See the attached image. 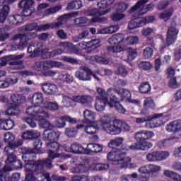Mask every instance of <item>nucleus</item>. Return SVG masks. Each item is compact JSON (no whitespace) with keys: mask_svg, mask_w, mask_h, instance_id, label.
<instances>
[{"mask_svg":"<svg viewBox=\"0 0 181 181\" xmlns=\"http://www.w3.org/2000/svg\"><path fill=\"white\" fill-rule=\"evenodd\" d=\"M102 129L110 135H120L123 132H129L131 126L127 122H122L120 120H111V116L108 114L102 115L99 119Z\"/></svg>","mask_w":181,"mask_h":181,"instance_id":"nucleus-1","label":"nucleus"},{"mask_svg":"<svg viewBox=\"0 0 181 181\" xmlns=\"http://www.w3.org/2000/svg\"><path fill=\"white\" fill-rule=\"evenodd\" d=\"M174 11L175 10L173 9V8H171L169 9V11L161 13L159 15L160 19H161L164 22H168V21H169V19H170V16H172V15L173 14Z\"/></svg>","mask_w":181,"mask_h":181,"instance_id":"nucleus-51","label":"nucleus"},{"mask_svg":"<svg viewBox=\"0 0 181 181\" xmlns=\"http://www.w3.org/2000/svg\"><path fill=\"white\" fill-rule=\"evenodd\" d=\"M165 124V117L163 114H155L150 117V121L146 122V127L151 129L152 128H158Z\"/></svg>","mask_w":181,"mask_h":181,"instance_id":"nucleus-14","label":"nucleus"},{"mask_svg":"<svg viewBox=\"0 0 181 181\" xmlns=\"http://www.w3.org/2000/svg\"><path fill=\"white\" fill-rule=\"evenodd\" d=\"M46 118H50V115H49V117H46L45 115H38L35 120L37 121L40 128H42L43 129H52L53 124L50 123L49 120L46 119Z\"/></svg>","mask_w":181,"mask_h":181,"instance_id":"nucleus-25","label":"nucleus"},{"mask_svg":"<svg viewBox=\"0 0 181 181\" xmlns=\"http://www.w3.org/2000/svg\"><path fill=\"white\" fill-rule=\"evenodd\" d=\"M50 160H47L45 161H28L25 163L24 168L26 172H35V170H39V169H42L43 166H50Z\"/></svg>","mask_w":181,"mask_h":181,"instance_id":"nucleus-15","label":"nucleus"},{"mask_svg":"<svg viewBox=\"0 0 181 181\" xmlns=\"http://www.w3.org/2000/svg\"><path fill=\"white\" fill-rule=\"evenodd\" d=\"M66 116L59 117L56 120V125L57 128H64L66 127Z\"/></svg>","mask_w":181,"mask_h":181,"instance_id":"nucleus-62","label":"nucleus"},{"mask_svg":"<svg viewBox=\"0 0 181 181\" xmlns=\"http://www.w3.org/2000/svg\"><path fill=\"white\" fill-rule=\"evenodd\" d=\"M77 161L76 166L71 170L72 173H86L90 170H105V169L110 168L108 164L98 163L90 165V159L88 158L83 159L82 158H78Z\"/></svg>","mask_w":181,"mask_h":181,"instance_id":"nucleus-2","label":"nucleus"},{"mask_svg":"<svg viewBox=\"0 0 181 181\" xmlns=\"http://www.w3.org/2000/svg\"><path fill=\"white\" fill-rule=\"evenodd\" d=\"M143 56L144 59H151L153 56V49L149 47L144 49Z\"/></svg>","mask_w":181,"mask_h":181,"instance_id":"nucleus-63","label":"nucleus"},{"mask_svg":"<svg viewBox=\"0 0 181 181\" xmlns=\"http://www.w3.org/2000/svg\"><path fill=\"white\" fill-rule=\"evenodd\" d=\"M41 88L43 93L47 95H53L59 91L56 85L47 83L41 84Z\"/></svg>","mask_w":181,"mask_h":181,"instance_id":"nucleus-29","label":"nucleus"},{"mask_svg":"<svg viewBox=\"0 0 181 181\" xmlns=\"http://www.w3.org/2000/svg\"><path fill=\"white\" fill-rule=\"evenodd\" d=\"M100 46H101V40L100 39H94L88 42H83L79 43V49L74 51V53H78V50H87V49L89 51L94 50V49H97Z\"/></svg>","mask_w":181,"mask_h":181,"instance_id":"nucleus-19","label":"nucleus"},{"mask_svg":"<svg viewBox=\"0 0 181 181\" xmlns=\"http://www.w3.org/2000/svg\"><path fill=\"white\" fill-rule=\"evenodd\" d=\"M71 46H73V44L71 42H61L60 49L52 52H49L48 49H45L41 51V53L43 57H45V59H50L52 57H55V56H59V54H62L63 53V50L70 49Z\"/></svg>","mask_w":181,"mask_h":181,"instance_id":"nucleus-9","label":"nucleus"},{"mask_svg":"<svg viewBox=\"0 0 181 181\" xmlns=\"http://www.w3.org/2000/svg\"><path fill=\"white\" fill-rule=\"evenodd\" d=\"M119 30V26L118 25H110L105 28H100L98 30V33L99 35H109L111 33H115Z\"/></svg>","mask_w":181,"mask_h":181,"instance_id":"nucleus-37","label":"nucleus"},{"mask_svg":"<svg viewBox=\"0 0 181 181\" xmlns=\"http://www.w3.org/2000/svg\"><path fill=\"white\" fill-rule=\"evenodd\" d=\"M64 151L73 153H86V148L78 143H73L69 147L65 146Z\"/></svg>","mask_w":181,"mask_h":181,"instance_id":"nucleus-31","label":"nucleus"},{"mask_svg":"<svg viewBox=\"0 0 181 181\" xmlns=\"http://www.w3.org/2000/svg\"><path fill=\"white\" fill-rule=\"evenodd\" d=\"M74 15H78V13H68V14H64L63 16H62L61 17H59L58 18V23H55L54 24V28H59V26H62V25H63L64 23H66V21H67V19H69V18H73V16H74Z\"/></svg>","mask_w":181,"mask_h":181,"instance_id":"nucleus-41","label":"nucleus"},{"mask_svg":"<svg viewBox=\"0 0 181 181\" xmlns=\"http://www.w3.org/2000/svg\"><path fill=\"white\" fill-rule=\"evenodd\" d=\"M139 90L141 94H146L151 91V85L148 82H143L141 83Z\"/></svg>","mask_w":181,"mask_h":181,"instance_id":"nucleus-54","label":"nucleus"},{"mask_svg":"<svg viewBox=\"0 0 181 181\" xmlns=\"http://www.w3.org/2000/svg\"><path fill=\"white\" fill-rule=\"evenodd\" d=\"M47 146L51 148L50 151H55L56 152H60V151H64L65 146H62L57 141H51L46 143Z\"/></svg>","mask_w":181,"mask_h":181,"instance_id":"nucleus-46","label":"nucleus"},{"mask_svg":"<svg viewBox=\"0 0 181 181\" xmlns=\"http://www.w3.org/2000/svg\"><path fill=\"white\" fill-rule=\"evenodd\" d=\"M114 4V0H101L99 3H98V6H99V10L97 8H93L89 11L87 14L88 16H92L91 21L93 23L96 22H103V18H100V16H103V15H106L110 12V10H105V8H108L110 5H112Z\"/></svg>","mask_w":181,"mask_h":181,"instance_id":"nucleus-4","label":"nucleus"},{"mask_svg":"<svg viewBox=\"0 0 181 181\" xmlns=\"http://www.w3.org/2000/svg\"><path fill=\"white\" fill-rule=\"evenodd\" d=\"M77 129L74 127H68L65 129V135L69 138H76L77 136Z\"/></svg>","mask_w":181,"mask_h":181,"instance_id":"nucleus-56","label":"nucleus"},{"mask_svg":"<svg viewBox=\"0 0 181 181\" xmlns=\"http://www.w3.org/2000/svg\"><path fill=\"white\" fill-rule=\"evenodd\" d=\"M44 111L49 110V111H57L59 110V104L56 102L45 101L41 106Z\"/></svg>","mask_w":181,"mask_h":181,"instance_id":"nucleus-40","label":"nucleus"},{"mask_svg":"<svg viewBox=\"0 0 181 181\" xmlns=\"http://www.w3.org/2000/svg\"><path fill=\"white\" fill-rule=\"evenodd\" d=\"M23 57V54L10 55L8 57H6L2 59L1 66H5V64H6V59H9L10 60H19Z\"/></svg>","mask_w":181,"mask_h":181,"instance_id":"nucleus-59","label":"nucleus"},{"mask_svg":"<svg viewBox=\"0 0 181 181\" xmlns=\"http://www.w3.org/2000/svg\"><path fill=\"white\" fill-rule=\"evenodd\" d=\"M78 129L81 128H83L85 132L88 134L89 135H94V134H97L98 131L100 130V127L96 125H88V126H83V124H79L77 126Z\"/></svg>","mask_w":181,"mask_h":181,"instance_id":"nucleus-35","label":"nucleus"},{"mask_svg":"<svg viewBox=\"0 0 181 181\" xmlns=\"http://www.w3.org/2000/svg\"><path fill=\"white\" fill-rule=\"evenodd\" d=\"M62 98V103H64V105L65 107H70V105H71V103L74 102V96L70 98L67 95H63Z\"/></svg>","mask_w":181,"mask_h":181,"instance_id":"nucleus-60","label":"nucleus"},{"mask_svg":"<svg viewBox=\"0 0 181 181\" xmlns=\"http://www.w3.org/2000/svg\"><path fill=\"white\" fill-rule=\"evenodd\" d=\"M15 39L20 40V47L18 49H23V47H26L28 46V42H29V37L26 35L18 34L15 36Z\"/></svg>","mask_w":181,"mask_h":181,"instance_id":"nucleus-45","label":"nucleus"},{"mask_svg":"<svg viewBox=\"0 0 181 181\" xmlns=\"http://www.w3.org/2000/svg\"><path fill=\"white\" fill-rule=\"evenodd\" d=\"M146 160L148 162H159L158 151L149 153L146 155Z\"/></svg>","mask_w":181,"mask_h":181,"instance_id":"nucleus-53","label":"nucleus"},{"mask_svg":"<svg viewBox=\"0 0 181 181\" xmlns=\"http://www.w3.org/2000/svg\"><path fill=\"white\" fill-rule=\"evenodd\" d=\"M74 103H79L82 105H86V107H93V101L94 98L90 95H76L74 96Z\"/></svg>","mask_w":181,"mask_h":181,"instance_id":"nucleus-23","label":"nucleus"},{"mask_svg":"<svg viewBox=\"0 0 181 181\" xmlns=\"http://www.w3.org/2000/svg\"><path fill=\"white\" fill-rule=\"evenodd\" d=\"M49 8V4L42 3L38 6L37 12L38 15L42 18H45V16H49L50 15H53V13H56V12H59V10L62 9V6H57L55 7Z\"/></svg>","mask_w":181,"mask_h":181,"instance_id":"nucleus-13","label":"nucleus"},{"mask_svg":"<svg viewBox=\"0 0 181 181\" xmlns=\"http://www.w3.org/2000/svg\"><path fill=\"white\" fill-rule=\"evenodd\" d=\"M10 98L15 104H22L25 103V98L19 94H13Z\"/></svg>","mask_w":181,"mask_h":181,"instance_id":"nucleus-55","label":"nucleus"},{"mask_svg":"<svg viewBox=\"0 0 181 181\" xmlns=\"http://www.w3.org/2000/svg\"><path fill=\"white\" fill-rule=\"evenodd\" d=\"M7 153L8 158L6 160V165L3 169H0V181H4V176L6 172L12 170V168L14 169H22V162L20 160H16V156H15V151L13 153Z\"/></svg>","mask_w":181,"mask_h":181,"instance_id":"nucleus-5","label":"nucleus"},{"mask_svg":"<svg viewBox=\"0 0 181 181\" xmlns=\"http://www.w3.org/2000/svg\"><path fill=\"white\" fill-rule=\"evenodd\" d=\"M103 152V146L98 144H88L85 148V153H98Z\"/></svg>","mask_w":181,"mask_h":181,"instance_id":"nucleus-33","label":"nucleus"},{"mask_svg":"<svg viewBox=\"0 0 181 181\" xmlns=\"http://www.w3.org/2000/svg\"><path fill=\"white\" fill-rule=\"evenodd\" d=\"M63 64L57 61L47 60L36 62L34 66L35 70L36 71H46V70H49V69H53L54 67H62Z\"/></svg>","mask_w":181,"mask_h":181,"instance_id":"nucleus-12","label":"nucleus"},{"mask_svg":"<svg viewBox=\"0 0 181 181\" xmlns=\"http://www.w3.org/2000/svg\"><path fill=\"white\" fill-rule=\"evenodd\" d=\"M162 170V167L160 165L155 164H148V173L149 175H153L154 173H159Z\"/></svg>","mask_w":181,"mask_h":181,"instance_id":"nucleus-57","label":"nucleus"},{"mask_svg":"<svg viewBox=\"0 0 181 181\" xmlns=\"http://www.w3.org/2000/svg\"><path fill=\"white\" fill-rule=\"evenodd\" d=\"M146 24V18H134L132 19L128 23V29L131 33H136L137 29L145 26Z\"/></svg>","mask_w":181,"mask_h":181,"instance_id":"nucleus-16","label":"nucleus"},{"mask_svg":"<svg viewBox=\"0 0 181 181\" xmlns=\"http://www.w3.org/2000/svg\"><path fill=\"white\" fill-rule=\"evenodd\" d=\"M179 33V30L175 26H170L168 28L167 31V38L166 45L161 47V49L166 47V46H172L176 40L177 39V34Z\"/></svg>","mask_w":181,"mask_h":181,"instance_id":"nucleus-18","label":"nucleus"},{"mask_svg":"<svg viewBox=\"0 0 181 181\" xmlns=\"http://www.w3.org/2000/svg\"><path fill=\"white\" fill-rule=\"evenodd\" d=\"M83 120L85 124H94V121L97 118V115L95 112L86 109L83 112Z\"/></svg>","mask_w":181,"mask_h":181,"instance_id":"nucleus-30","label":"nucleus"},{"mask_svg":"<svg viewBox=\"0 0 181 181\" xmlns=\"http://www.w3.org/2000/svg\"><path fill=\"white\" fill-rule=\"evenodd\" d=\"M113 89L115 90L114 93H116L120 97L121 101H128L132 97L131 92L125 88Z\"/></svg>","mask_w":181,"mask_h":181,"instance_id":"nucleus-34","label":"nucleus"},{"mask_svg":"<svg viewBox=\"0 0 181 181\" xmlns=\"http://www.w3.org/2000/svg\"><path fill=\"white\" fill-rule=\"evenodd\" d=\"M136 141H139L129 146L131 151H148V149H151L153 146L152 143L145 139H136Z\"/></svg>","mask_w":181,"mask_h":181,"instance_id":"nucleus-17","label":"nucleus"},{"mask_svg":"<svg viewBox=\"0 0 181 181\" xmlns=\"http://www.w3.org/2000/svg\"><path fill=\"white\" fill-rule=\"evenodd\" d=\"M139 37L138 36H129L124 40V48L128 45H134L138 44Z\"/></svg>","mask_w":181,"mask_h":181,"instance_id":"nucleus-50","label":"nucleus"},{"mask_svg":"<svg viewBox=\"0 0 181 181\" xmlns=\"http://www.w3.org/2000/svg\"><path fill=\"white\" fill-rule=\"evenodd\" d=\"M146 4H148V0H139L138 2L129 9V13H134V12L136 15L141 16L147 13L151 9H153V4H150L145 5Z\"/></svg>","mask_w":181,"mask_h":181,"instance_id":"nucleus-7","label":"nucleus"},{"mask_svg":"<svg viewBox=\"0 0 181 181\" xmlns=\"http://www.w3.org/2000/svg\"><path fill=\"white\" fill-rule=\"evenodd\" d=\"M115 90L112 88H110L107 89V95L110 97V102H108V105L110 107V108H114V107L117 110L118 112L120 114H125L127 112V110L125 108H124L123 106H122L119 104V102L118 101V98H117L114 95V92Z\"/></svg>","mask_w":181,"mask_h":181,"instance_id":"nucleus-10","label":"nucleus"},{"mask_svg":"<svg viewBox=\"0 0 181 181\" xmlns=\"http://www.w3.org/2000/svg\"><path fill=\"white\" fill-rule=\"evenodd\" d=\"M107 160L112 162V165H121V168H130L134 169L136 165L130 163L131 158L125 157V152L116 150L108 153Z\"/></svg>","mask_w":181,"mask_h":181,"instance_id":"nucleus-3","label":"nucleus"},{"mask_svg":"<svg viewBox=\"0 0 181 181\" xmlns=\"http://www.w3.org/2000/svg\"><path fill=\"white\" fill-rule=\"evenodd\" d=\"M19 114H21V110H19L18 105H11V107L5 111V115H19Z\"/></svg>","mask_w":181,"mask_h":181,"instance_id":"nucleus-48","label":"nucleus"},{"mask_svg":"<svg viewBox=\"0 0 181 181\" xmlns=\"http://www.w3.org/2000/svg\"><path fill=\"white\" fill-rule=\"evenodd\" d=\"M155 136V133L151 131L141 130L135 134L136 139H151Z\"/></svg>","mask_w":181,"mask_h":181,"instance_id":"nucleus-32","label":"nucleus"},{"mask_svg":"<svg viewBox=\"0 0 181 181\" xmlns=\"http://www.w3.org/2000/svg\"><path fill=\"white\" fill-rule=\"evenodd\" d=\"M35 1L33 0H22L19 4L21 8H23V16H30L35 12Z\"/></svg>","mask_w":181,"mask_h":181,"instance_id":"nucleus-20","label":"nucleus"},{"mask_svg":"<svg viewBox=\"0 0 181 181\" xmlns=\"http://www.w3.org/2000/svg\"><path fill=\"white\" fill-rule=\"evenodd\" d=\"M165 129L168 132H173V134H179L181 136V119L174 120L166 125Z\"/></svg>","mask_w":181,"mask_h":181,"instance_id":"nucleus-24","label":"nucleus"},{"mask_svg":"<svg viewBox=\"0 0 181 181\" xmlns=\"http://www.w3.org/2000/svg\"><path fill=\"white\" fill-rule=\"evenodd\" d=\"M26 113L28 115L33 117L34 119H36L38 115H45V117H49V112H47L46 110H44L42 106L39 107L36 105L28 107L26 109Z\"/></svg>","mask_w":181,"mask_h":181,"instance_id":"nucleus-21","label":"nucleus"},{"mask_svg":"<svg viewBox=\"0 0 181 181\" xmlns=\"http://www.w3.org/2000/svg\"><path fill=\"white\" fill-rule=\"evenodd\" d=\"M39 136H40V132L37 131H27L22 135L23 139H33V138H39Z\"/></svg>","mask_w":181,"mask_h":181,"instance_id":"nucleus-47","label":"nucleus"},{"mask_svg":"<svg viewBox=\"0 0 181 181\" xmlns=\"http://www.w3.org/2000/svg\"><path fill=\"white\" fill-rule=\"evenodd\" d=\"M48 158L45 160H40L41 162H47V160L50 161V165H43L46 166L47 168H52V160L54 159H56V158H61V159H66L67 158V156H64L62 153H59V151H56L54 150H49L48 151Z\"/></svg>","mask_w":181,"mask_h":181,"instance_id":"nucleus-28","label":"nucleus"},{"mask_svg":"<svg viewBox=\"0 0 181 181\" xmlns=\"http://www.w3.org/2000/svg\"><path fill=\"white\" fill-rule=\"evenodd\" d=\"M124 137H117L115 139H112L109 142L108 146L110 148H117L118 146H120V145H122V144H124Z\"/></svg>","mask_w":181,"mask_h":181,"instance_id":"nucleus-49","label":"nucleus"},{"mask_svg":"<svg viewBox=\"0 0 181 181\" xmlns=\"http://www.w3.org/2000/svg\"><path fill=\"white\" fill-rule=\"evenodd\" d=\"M4 141L8 144V146L5 147L4 151L13 153L16 148V144L13 142V141H15V136L11 132H7L4 134Z\"/></svg>","mask_w":181,"mask_h":181,"instance_id":"nucleus-22","label":"nucleus"},{"mask_svg":"<svg viewBox=\"0 0 181 181\" xmlns=\"http://www.w3.org/2000/svg\"><path fill=\"white\" fill-rule=\"evenodd\" d=\"M115 90L112 88H110L107 89V95L110 97V102H108V105L110 107V108H114V107L117 110L118 112L120 114H125L127 112V110L125 108H124L123 106H122L119 104V102L118 101V98H117L114 95V92Z\"/></svg>","mask_w":181,"mask_h":181,"instance_id":"nucleus-11","label":"nucleus"},{"mask_svg":"<svg viewBox=\"0 0 181 181\" xmlns=\"http://www.w3.org/2000/svg\"><path fill=\"white\" fill-rule=\"evenodd\" d=\"M115 37L117 45L107 47V52L109 53H121L125 50V37L122 33L115 34Z\"/></svg>","mask_w":181,"mask_h":181,"instance_id":"nucleus-8","label":"nucleus"},{"mask_svg":"<svg viewBox=\"0 0 181 181\" xmlns=\"http://www.w3.org/2000/svg\"><path fill=\"white\" fill-rule=\"evenodd\" d=\"M144 105L147 110H154V108H156V105L152 98H146L144 100Z\"/></svg>","mask_w":181,"mask_h":181,"instance_id":"nucleus-52","label":"nucleus"},{"mask_svg":"<svg viewBox=\"0 0 181 181\" xmlns=\"http://www.w3.org/2000/svg\"><path fill=\"white\" fill-rule=\"evenodd\" d=\"M18 78L16 76H8L4 81H0V88H8L11 84H16Z\"/></svg>","mask_w":181,"mask_h":181,"instance_id":"nucleus-39","label":"nucleus"},{"mask_svg":"<svg viewBox=\"0 0 181 181\" xmlns=\"http://www.w3.org/2000/svg\"><path fill=\"white\" fill-rule=\"evenodd\" d=\"M124 18H125V15L119 11H116L111 16L112 21H114L115 22H119V21L124 19Z\"/></svg>","mask_w":181,"mask_h":181,"instance_id":"nucleus-61","label":"nucleus"},{"mask_svg":"<svg viewBox=\"0 0 181 181\" xmlns=\"http://www.w3.org/2000/svg\"><path fill=\"white\" fill-rule=\"evenodd\" d=\"M42 135L46 142H57L60 138V132H49L45 129Z\"/></svg>","mask_w":181,"mask_h":181,"instance_id":"nucleus-27","label":"nucleus"},{"mask_svg":"<svg viewBox=\"0 0 181 181\" xmlns=\"http://www.w3.org/2000/svg\"><path fill=\"white\" fill-rule=\"evenodd\" d=\"M110 99H108V98L96 97L94 105L95 111L98 112H103V111H105V107H107V104L108 105Z\"/></svg>","mask_w":181,"mask_h":181,"instance_id":"nucleus-26","label":"nucleus"},{"mask_svg":"<svg viewBox=\"0 0 181 181\" xmlns=\"http://www.w3.org/2000/svg\"><path fill=\"white\" fill-rule=\"evenodd\" d=\"M34 153H40V148H42V141L39 139H35L33 144Z\"/></svg>","mask_w":181,"mask_h":181,"instance_id":"nucleus-64","label":"nucleus"},{"mask_svg":"<svg viewBox=\"0 0 181 181\" xmlns=\"http://www.w3.org/2000/svg\"><path fill=\"white\" fill-rule=\"evenodd\" d=\"M43 46L42 43H36L35 45H30L28 49V53H31V57H36L40 52V47Z\"/></svg>","mask_w":181,"mask_h":181,"instance_id":"nucleus-43","label":"nucleus"},{"mask_svg":"<svg viewBox=\"0 0 181 181\" xmlns=\"http://www.w3.org/2000/svg\"><path fill=\"white\" fill-rule=\"evenodd\" d=\"M15 127V122L12 119L4 120L0 123V128L4 131H9Z\"/></svg>","mask_w":181,"mask_h":181,"instance_id":"nucleus-44","label":"nucleus"},{"mask_svg":"<svg viewBox=\"0 0 181 181\" xmlns=\"http://www.w3.org/2000/svg\"><path fill=\"white\" fill-rule=\"evenodd\" d=\"M139 68L141 69V70H151L153 66L152 65V64H151V62H146V61H142L140 62L138 64Z\"/></svg>","mask_w":181,"mask_h":181,"instance_id":"nucleus-58","label":"nucleus"},{"mask_svg":"<svg viewBox=\"0 0 181 181\" xmlns=\"http://www.w3.org/2000/svg\"><path fill=\"white\" fill-rule=\"evenodd\" d=\"M99 74V71L94 74V72L91 71V69H90L88 67L81 66L79 68V70L76 71L75 77H76L78 80H81L82 81H90L91 76H93V77L95 78L97 81H101V79L98 78Z\"/></svg>","mask_w":181,"mask_h":181,"instance_id":"nucleus-6","label":"nucleus"},{"mask_svg":"<svg viewBox=\"0 0 181 181\" xmlns=\"http://www.w3.org/2000/svg\"><path fill=\"white\" fill-rule=\"evenodd\" d=\"M47 29H50V25L45 24L40 26L37 25V23H33L31 24H28L25 27V30H47Z\"/></svg>","mask_w":181,"mask_h":181,"instance_id":"nucleus-38","label":"nucleus"},{"mask_svg":"<svg viewBox=\"0 0 181 181\" xmlns=\"http://www.w3.org/2000/svg\"><path fill=\"white\" fill-rule=\"evenodd\" d=\"M11 8L9 6L4 5L2 7H0V23H4L9 15V11Z\"/></svg>","mask_w":181,"mask_h":181,"instance_id":"nucleus-42","label":"nucleus"},{"mask_svg":"<svg viewBox=\"0 0 181 181\" xmlns=\"http://www.w3.org/2000/svg\"><path fill=\"white\" fill-rule=\"evenodd\" d=\"M44 100L45 98H43V93H35L30 98V102H31V103L33 104V105H37V107H39L40 104H43Z\"/></svg>","mask_w":181,"mask_h":181,"instance_id":"nucleus-36","label":"nucleus"}]
</instances>
